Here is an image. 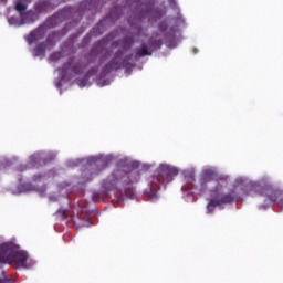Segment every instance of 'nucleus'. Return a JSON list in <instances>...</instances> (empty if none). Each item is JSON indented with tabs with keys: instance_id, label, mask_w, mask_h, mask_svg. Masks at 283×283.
<instances>
[{
	"instance_id": "21",
	"label": "nucleus",
	"mask_w": 283,
	"mask_h": 283,
	"mask_svg": "<svg viewBox=\"0 0 283 283\" xmlns=\"http://www.w3.org/2000/svg\"><path fill=\"white\" fill-rule=\"evenodd\" d=\"M77 85L80 87H85V85H87V77H83V78L77 80Z\"/></svg>"
},
{
	"instance_id": "10",
	"label": "nucleus",
	"mask_w": 283,
	"mask_h": 283,
	"mask_svg": "<svg viewBox=\"0 0 283 283\" xmlns=\"http://www.w3.org/2000/svg\"><path fill=\"white\" fill-rule=\"evenodd\" d=\"M216 179V171H213L212 169H205L201 174L200 177V190L205 191V189H207V185H209V182H211V180Z\"/></svg>"
},
{
	"instance_id": "14",
	"label": "nucleus",
	"mask_w": 283,
	"mask_h": 283,
	"mask_svg": "<svg viewBox=\"0 0 283 283\" xmlns=\"http://www.w3.org/2000/svg\"><path fill=\"white\" fill-rule=\"evenodd\" d=\"M72 65V62L64 63L62 67L57 69V72H60L61 78H65L67 76V70H70Z\"/></svg>"
},
{
	"instance_id": "1",
	"label": "nucleus",
	"mask_w": 283,
	"mask_h": 283,
	"mask_svg": "<svg viewBox=\"0 0 283 283\" xmlns=\"http://www.w3.org/2000/svg\"><path fill=\"white\" fill-rule=\"evenodd\" d=\"M139 176L140 174L134 171L127 174L123 170H115L102 181V189H104V191H114V189L118 188V185H123L124 193L127 196L129 189L127 185H132V182H138Z\"/></svg>"
},
{
	"instance_id": "15",
	"label": "nucleus",
	"mask_w": 283,
	"mask_h": 283,
	"mask_svg": "<svg viewBox=\"0 0 283 283\" xmlns=\"http://www.w3.org/2000/svg\"><path fill=\"white\" fill-rule=\"evenodd\" d=\"M61 59H63V53L61 51L53 52L49 56V61H51V63H59V61H61Z\"/></svg>"
},
{
	"instance_id": "16",
	"label": "nucleus",
	"mask_w": 283,
	"mask_h": 283,
	"mask_svg": "<svg viewBox=\"0 0 283 283\" xmlns=\"http://www.w3.org/2000/svg\"><path fill=\"white\" fill-rule=\"evenodd\" d=\"M15 10H17V12H20V14H25L23 12H25V10H28V7L25 6V3L18 1L15 3Z\"/></svg>"
},
{
	"instance_id": "12",
	"label": "nucleus",
	"mask_w": 283,
	"mask_h": 283,
	"mask_svg": "<svg viewBox=\"0 0 283 283\" xmlns=\"http://www.w3.org/2000/svg\"><path fill=\"white\" fill-rule=\"evenodd\" d=\"M136 56L139 59H143V56H151V51H149L146 43H143L142 48L136 50Z\"/></svg>"
},
{
	"instance_id": "26",
	"label": "nucleus",
	"mask_w": 283,
	"mask_h": 283,
	"mask_svg": "<svg viewBox=\"0 0 283 283\" xmlns=\"http://www.w3.org/2000/svg\"><path fill=\"white\" fill-rule=\"evenodd\" d=\"M279 205L283 209V198L279 200Z\"/></svg>"
},
{
	"instance_id": "17",
	"label": "nucleus",
	"mask_w": 283,
	"mask_h": 283,
	"mask_svg": "<svg viewBox=\"0 0 283 283\" xmlns=\"http://www.w3.org/2000/svg\"><path fill=\"white\" fill-rule=\"evenodd\" d=\"M150 44L153 48H156L157 50H160L163 48V40H154L153 38L150 39Z\"/></svg>"
},
{
	"instance_id": "11",
	"label": "nucleus",
	"mask_w": 283,
	"mask_h": 283,
	"mask_svg": "<svg viewBox=\"0 0 283 283\" xmlns=\"http://www.w3.org/2000/svg\"><path fill=\"white\" fill-rule=\"evenodd\" d=\"M45 42L39 43L34 49H33V56H45Z\"/></svg>"
},
{
	"instance_id": "20",
	"label": "nucleus",
	"mask_w": 283,
	"mask_h": 283,
	"mask_svg": "<svg viewBox=\"0 0 283 283\" xmlns=\"http://www.w3.org/2000/svg\"><path fill=\"white\" fill-rule=\"evenodd\" d=\"M102 43H103V42L99 41V42L91 50V55H92V56H96V54H97L96 50H98V48H101Z\"/></svg>"
},
{
	"instance_id": "9",
	"label": "nucleus",
	"mask_w": 283,
	"mask_h": 283,
	"mask_svg": "<svg viewBox=\"0 0 283 283\" xmlns=\"http://www.w3.org/2000/svg\"><path fill=\"white\" fill-rule=\"evenodd\" d=\"M27 19H31V23H34L38 17L35 13H27V14L21 13V20L17 19L15 17H11L8 19V22L10 25L21 27L25 24Z\"/></svg>"
},
{
	"instance_id": "23",
	"label": "nucleus",
	"mask_w": 283,
	"mask_h": 283,
	"mask_svg": "<svg viewBox=\"0 0 283 283\" xmlns=\"http://www.w3.org/2000/svg\"><path fill=\"white\" fill-rule=\"evenodd\" d=\"M93 200H94V202H98V200H101V193L93 192Z\"/></svg>"
},
{
	"instance_id": "27",
	"label": "nucleus",
	"mask_w": 283,
	"mask_h": 283,
	"mask_svg": "<svg viewBox=\"0 0 283 283\" xmlns=\"http://www.w3.org/2000/svg\"><path fill=\"white\" fill-rule=\"evenodd\" d=\"M96 71L92 70V71H88V75H92L94 74Z\"/></svg>"
},
{
	"instance_id": "19",
	"label": "nucleus",
	"mask_w": 283,
	"mask_h": 283,
	"mask_svg": "<svg viewBox=\"0 0 283 283\" xmlns=\"http://www.w3.org/2000/svg\"><path fill=\"white\" fill-rule=\"evenodd\" d=\"M72 72H74V74H83V65H81L80 63L75 64L72 67Z\"/></svg>"
},
{
	"instance_id": "18",
	"label": "nucleus",
	"mask_w": 283,
	"mask_h": 283,
	"mask_svg": "<svg viewBox=\"0 0 283 283\" xmlns=\"http://www.w3.org/2000/svg\"><path fill=\"white\" fill-rule=\"evenodd\" d=\"M55 216H57V218H61V220H65V218H67V212L65 211V209H59L55 212Z\"/></svg>"
},
{
	"instance_id": "4",
	"label": "nucleus",
	"mask_w": 283,
	"mask_h": 283,
	"mask_svg": "<svg viewBox=\"0 0 283 283\" xmlns=\"http://www.w3.org/2000/svg\"><path fill=\"white\" fill-rule=\"evenodd\" d=\"M178 174V169L169 165H160L158 168V175L151 178L150 185L153 189H160V185H167L171 182L175 176Z\"/></svg>"
},
{
	"instance_id": "28",
	"label": "nucleus",
	"mask_w": 283,
	"mask_h": 283,
	"mask_svg": "<svg viewBox=\"0 0 283 283\" xmlns=\"http://www.w3.org/2000/svg\"><path fill=\"white\" fill-rule=\"evenodd\" d=\"M21 191H25V185L21 186Z\"/></svg>"
},
{
	"instance_id": "6",
	"label": "nucleus",
	"mask_w": 283,
	"mask_h": 283,
	"mask_svg": "<svg viewBox=\"0 0 283 283\" xmlns=\"http://www.w3.org/2000/svg\"><path fill=\"white\" fill-rule=\"evenodd\" d=\"M90 165H91V177L86 178V182H90V180H93L94 177L98 176V174H101V171H103V169H105V167H107V161L101 159V158H92L90 160Z\"/></svg>"
},
{
	"instance_id": "13",
	"label": "nucleus",
	"mask_w": 283,
	"mask_h": 283,
	"mask_svg": "<svg viewBox=\"0 0 283 283\" xmlns=\"http://www.w3.org/2000/svg\"><path fill=\"white\" fill-rule=\"evenodd\" d=\"M54 39H56V34L51 33L48 35L46 41L44 42L46 50H52V48L56 45V41H54Z\"/></svg>"
},
{
	"instance_id": "2",
	"label": "nucleus",
	"mask_w": 283,
	"mask_h": 283,
	"mask_svg": "<svg viewBox=\"0 0 283 283\" xmlns=\"http://www.w3.org/2000/svg\"><path fill=\"white\" fill-rule=\"evenodd\" d=\"M0 264H17L18 266H28V253L14 251L8 245L0 247Z\"/></svg>"
},
{
	"instance_id": "8",
	"label": "nucleus",
	"mask_w": 283,
	"mask_h": 283,
	"mask_svg": "<svg viewBox=\"0 0 283 283\" xmlns=\"http://www.w3.org/2000/svg\"><path fill=\"white\" fill-rule=\"evenodd\" d=\"M43 36H45V25H40L33 31H31L25 39L29 45H32V43H36V41H41Z\"/></svg>"
},
{
	"instance_id": "7",
	"label": "nucleus",
	"mask_w": 283,
	"mask_h": 283,
	"mask_svg": "<svg viewBox=\"0 0 283 283\" xmlns=\"http://www.w3.org/2000/svg\"><path fill=\"white\" fill-rule=\"evenodd\" d=\"M123 67V50H118L111 62L104 66L105 74H109L112 70H120Z\"/></svg>"
},
{
	"instance_id": "32",
	"label": "nucleus",
	"mask_w": 283,
	"mask_h": 283,
	"mask_svg": "<svg viewBox=\"0 0 283 283\" xmlns=\"http://www.w3.org/2000/svg\"><path fill=\"white\" fill-rule=\"evenodd\" d=\"M84 176H87V172H85Z\"/></svg>"
},
{
	"instance_id": "5",
	"label": "nucleus",
	"mask_w": 283,
	"mask_h": 283,
	"mask_svg": "<svg viewBox=\"0 0 283 283\" xmlns=\"http://www.w3.org/2000/svg\"><path fill=\"white\" fill-rule=\"evenodd\" d=\"M254 189L259 196H265L270 202H277L283 193L281 189L275 188L273 184L266 179L260 180Z\"/></svg>"
},
{
	"instance_id": "29",
	"label": "nucleus",
	"mask_w": 283,
	"mask_h": 283,
	"mask_svg": "<svg viewBox=\"0 0 283 283\" xmlns=\"http://www.w3.org/2000/svg\"><path fill=\"white\" fill-rule=\"evenodd\" d=\"M193 54H198V49H193Z\"/></svg>"
},
{
	"instance_id": "24",
	"label": "nucleus",
	"mask_w": 283,
	"mask_h": 283,
	"mask_svg": "<svg viewBox=\"0 0 283 283\" xmlns=\"http://www.w3.org/2000/svg\"><path fill=\"white\" fill-rule=\"evenodd\" d=\"M41 178V175H35L33 176V180L36 182V180H39Z\"/></svg>"
},
{
	"instance_id": "22",
	"label": "nucleus",
	"mask_w": 283,
	"mask_h": 283,
	"mask_svg": "<svg viewBox=\"0 0 283 283\" xmlns=\"http://www.w3.org/2000/svg\"><path fill=\"white\" fill-rule=\"evenodd\" d=\"M39 158H41V154H35V155L31 156L30 160L32 163H36V160H39Z\"/></svg>"
},
{
	"instance_id": "3",
	"label": "nucleus",
	"mask_w": 283,
	"mask_h": 283,
	"mask_svg": "<svg viewBox=\"0 0 283 283\" xmlns=\"http://www.w3.org/2000/svg\"><path fill=\"white\" fill-rule=\"evenodd\" d=\"M233 200H235L234 191L221 193L220 188L216 187L214 190L211 191V199L207 205V211L208 213H213V211H216V207H222V205H231Z\"/></svg>"
},
{
	"instance_id": "31",
	"label": "nucleus",
	"mask_w": 283,
	"mask_h": 283,
	"mask_svg": "<svg viewBox=\"0 0 283 283\" xmlns=\"http://www.w3.org/2000/svg\"><path fill=\"white\" fill-rule=\"evenodd\" d=\"M148 13H149V10L146 11V14H148Z\"/></svg>"
},
{
	"instance_id": "30",
	"label": "nucleus",
	"mask_w": 283,
	"mask_h": 283,
	"mask_svg": "<svg viewBox=\"0 0 283 283\" xmlns=\"http://www.w3.org/2000/svg\"><path fill=\"white\" fill-rule=\"evenodd\" d=\"M190 178H191V180L193 181V180H196V178H195V176L193 175H191L190 176Z\"/></svg>"
},
{
	"instance_id": "25",
	"label": "nucleus",
	"mask_w": 283,
	"mask_h": 283,
	"mask_svg": "<svg viewBox=\"0 0 283 283\" xmlns=\"http://www.w3.org/2000/svg\"><path fill=\"white\" fill-rule=\"evenodd\" d=\"M150 198H151V200H155L157 198L156 192H153Z\"/></svg>"
}]
</instances>
